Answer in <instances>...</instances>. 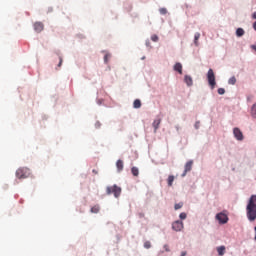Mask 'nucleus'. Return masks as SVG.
<instances>
[{"instance_id": "obj_1", "label": "nucleus", "mask_w": 256, "mask_h": 256, "mask_svg": "<svg viewBox=\"0 0 256 256\" xmlns=\"http://www.w3.org/2000/svg\"><path fill=\"white\" fill-rule=\"evenodd\" d=\"M247 219L250 221L256 220V195H252L246 207Z\"/></svg>"}, {"instance_id": "obj_2", "label": "nucleus", "mask_w": 256, "mask_h": 256, "mask_svg": "<svg viewBox=\"0 0 256 256\" xmlns=\"http://www.w3.org/2000/svg\"><path fill=\"white\" fill-rule=\"evenodd\" d=\"M31 176V170L29 168H19L16 171L17 179H27V177Z\"/></svg>"}, {"instance_id": "obj_3", "label": "nucleus", "mask_w": 256, "mask_h": 256, "mask_svg": "<svg viewBox=\"0 0 256 256\" xmlns=\"http://www.w3.org/2000/svg\"><path fill=\"white\" fill-rule=\"evenodd\" d=\"M106 193H107V195L114 194V197L118 198L121 195V187H119L117 185L108 186L106 188Z\"/></svg>"}, {"instance_id": "obj_4", "label": "nucleus", "mask_w": 256, "mask_h": 256, "mask_svg": "<svg viewBox=\"0 0 256 256\" xmlns=\"http://www.w3.org/2000/svg\"><path fill=\"white\" fill-rule=\"evenodd\" d=\"M207 81L211 89H215L217 82L215 81V72L211 68L207 72Z\"/></svg>"}, {"instance_id": "obj_5", "label": "nucleus", "mask_w": 256, "mask_h": 256, "mask_svg": "<svg viewBox=\"0 0 256 256\" xmlns=\"http://www.w3.org/2000/svg\"><path fill=\"white\" fill-rule=\"evenodd\" d=\"M216 219L221 225H225V223L229 221V216L223 212H220L216 215Z\"/></svg>"}, {"instance_id": "obj_6", "label": "nucleus", "mask_w": 256, "mask_h": 256, "mask_svg": "<svg viewBox=\"0 0 256 256\" xmlns=\"http://www.w3.org/2000/svg\"><path fill=\"white\" fill-rule=\"evenodd\" d=\"M233 135L235 139H237V141H243V139H245V137L243 136V132L237 127L233 129Z\"/></svg>"}, {"instance_id": "obj_7", "label": "nucleus", "mask_w": 256, "mask_h": 256, "mask_svg": "<svg viewBox=\"0 0 256 256\" xmlns=\"http://www.w3.org/2000/svg\"><path fill=\"white\" fill-rule=\"evenodd\" d=\"M172 229L174 231H182L183 230V221L177 220L174 223H172Z\"/></svg>"}, {"instance_id": "obj_8", "label": "nucleus", "mask_w": 256, "mask_h": 256, "mask_svg": "<svg viewBox=\"0 0 256 256\" xmlns=\"http://www.w3.org/2000/svg\"><path fill=\"white\" fill-rule=\"evenodd\" d=\"M191 169H193V160H190L185 164V169L182 174V177H185V175H187V173H189V171H191Z\"/></svg>"}, {"instance_id": "obj_9", "label": "nucleus", "mask_w": 256, "mask_h": 256, "mask_svg": "<svg viewBox=\"0 0 256 256\" xmlns=\"http://www.w3.org/2000/svg\"><path fill=\"white\" fill-rule=\"evenodd\" d=\"M43 29H45V26L42 24V22L34 23V31H36V33H41Z\"/></svg>"}, {"instance_id": "obj_10", "label": "nucleus", "mask_w": 256, "mask_h": 256, "mask_svg": "<svg viewBox=\"0 0 256 256\" xmlns=\"http://www.w3.org/2000/svg\"><path fill=\"white\" fill-rule=\"evenodd\" d=\"M174 71H177V73H179V75H183V65L179 62H177L174 65Z\"/></svg>"}, {"instance_id": "obj_11", "label": "nucleus", "mask_w": 256, "mask_h": 256, "mask_svg": "<svg viewBox=\"0 0 256 256\" xmlns=\"http://www.w3.org/2000/svg\"><path fill=\"white\" fill-rule=\"evenodd\" d=\"M184 81L188 87L193 85V78L189 75L184 76Z\"/></svg>"}, {"instance_id": "obj_12", "label": "nucleus", "mask_w": 256, "mask_h": 256, "mask_svg": "<svg viewBox=\"0 0 256 256\" xmlns=\"http://www.w3.org/2000/svg\"><path fill=\"white\" fill-rule=\"evenodd\" d=\"M201 38V33L196 32L194 35V44L196 47H199V39Z\"/></svg>"}, {"instance_id": "obj_13", "label": "nucleus", "mask_w": 256, "mask_h": 256, "mask_svg": "<svg viewBox=\"0 0 256 256\" xmlns=\"http://www.w3.org/2000/svg\"><path fill=\"white\" fill-rule=\"evenodd\" d=\"M218 255L223 256L225 255V246H219L216 248Z\"/></svg>"}, {"instance_id": "obj_14", "label": "nucleus", "mask_w": 256, "mask_h": 256, "mask_svg": "<svg viewBox=\"0 0 256 256\" xmlns=\"http://www.w3.org/2000/svg\"><path fill=\"white\" fill-rule=\"evenodd\" d=\"M116 167H117L119 173H120V171H123V167H124V165H123V160H118V161L116 162Z\"/></svg>"}, {"instance_id": "obj_15", "label": "nucleus", "mask_w": 256, "mask_h": 256, "mask_svg": "<svg viewBox=\"0 0 256 256\" xmlns=\"http://www.w3.org/2000/svg\"><path fill=\"white\" fill-rule=\"evenodd\" d=\"M173 181H175V176L173 175L168 176V179H167L168 187H173Z\"/></svg>"}, {"instance_id": "obj_16", "label": "nucleus", "mask_w": 256, "mask_h": 256, "mask_svg": "<svg viewBox=\"0 0 256 256\" xmlns=\"http://www.w3.org/2000/svg\"><path fill=\"white\" fill-rule=\"evenodd\" d=\"M131 173H132V175L134 176V177H139V168H137V167H132L131 168Z\"/></svg>"}, {"instance_id": "obj_17", "label": "nucleus", "mask_w": 256, "mask_h": 256, "mask_svg": "<svg viewBox=\"0 0 256 256\" xmlns=\"http://www.w3.org/2000/svg\"><path fill=\"white\" fill-rule=\"evenodd\" d=\"M159 125H161V119L154 120L153 127H154L155 131H157L159 129Z\"/></svg>"}, {"instance_id": "obj_18", "label": "nucleus", "mask_w": 256, "mask_h": 256, "mask_svg": "<svg viewBox=\"0 0 256 256\" xmlns=\"http://www.w3.org/2000/svg\"><path fill=\"white\" fill-rule=\"evenodd\" d=\"M134 109H141V100L136 99L133 103Z\"/></svg>"}, {"instance_id": "obj_19", "label": "nucleus", "mask_w": 256, "mask_h": 256, "mask_svg": "<svg viewBox=\"0 0 256 256\" xmlns=\"http://www.w3.org/2000/svg\"><path fill=\"white\" fill-rule=\"evenodd\" d=\"M236 35L237 37H243V35H245V30H243V28H238L236 30Z\"/></svg>"}, {"instance_id": "obj_20", "label": "nucleus", "mask_w": 256, "mask_h": 256, "mask_svg": "<svg viewBox=\"0 0 256 256\" xmlns=\"http://www.w3.org/2000/svg\"><path fill=\"white\" fill-rule=\"evenodd\" d=\"M91 213H99V211H101V207H99V205H95L91 208Z\"/></svg>"}, {"instance_id": "obj_21", "label": "nucleus", "mask_w": 256, "mask_h": 256, "mask_svg": "<svg viewBox=\"0 0 256 256\" xmlns=\"http://www.w3.org/2000/svg\"><path fill=\"white\" fill-rule=\"evenodd\" d=\"M237 83V78H235V76H232L229 80H228V84L229 85H235Z\"/></svg>"}, {"instance_id": "obj_22", "label": "nucleus", "mask_w": 256, "mask_h": 256, "mask_svg": "<svg viewBox=\"0 0 256 256\" xmlns=\"http://www.w3.org/2000/svg\"><path fill=\"white\" fill-rule=\"evenodd\" d=\"M251 115L256 119V103L252 106Z\"/></svg>"}, {"instance_id": "obj_23", "label": "nucleus", "mask_w": 256, "mask_h": 256, "mask_svg": "<svg viewBox=\"0 0 256 256\" xmlns=\"http://www.w3.org/2000/svg\"><path fill=\"white\" fill-rule=\"evenodd\" d=\"M183 207V202H180L178 204H175L174 209L175 211H178V209H181Z\"/></svg>"}, {"instance_id": "obj_24", "label": "nucleus", "mask_w": 256, "mask_h": 256, "mask_svg": "<svg viewBox=\"0 0 256 256\" xmlns=\"http://www.w3.org/2000/svg\"><path fill=\"white\" fill-rule=\"evenodd\" d=\"M159 13H160L161 15H167V8H160V9H159Z\"/></svg>"}, {"instance_id": "obj_25", "label": "nucleus", "mask_w": 256, "mask_h": 256, "mask_svg": "<svg viewBox=\"0 0 256 256\" xmlns=\"http://www.w3.org/2000/svg\"><path fill=\"white\" fill-rule=\"evenodd\" d=\"M151 40L154 41V43H157V41H159V36L154 34L151 36Z\"/></svg>"}, {"instance_id": "obj_26", "label": "nucleus", "mask_w": 256, "mask_h": 256, "mask_svg": "<svg viewBox=\"0 0 256 256\" xmlns=\"http://www.w3.org/2000/svg\"><path fill=\"white\" fill-rule=\"evenodd\" d=\"M144 247H145V249H151V242L146 241V242L144 243Z\"/></svg>"}, {"instance_id": "obj_27", "label": "nucleus", "mask_w": 256, "mask_h": 256, "mask_svg": "<svg viewBox=\"0 0 256 256\" xmlns=\"http://www.w3.org/2000/svg\"><path fill=\"white\" fill-rule=\"evenodd\" d=\"M180 219H187V214L185 212L180 213L179 215Z\"/></svg>"}, {"instance_id": "obj_28", "label": "nucleus", "mask_w": 256, "mask_h": 256, "mask_svg": "<svg viewBox=\"0 0 256 256\" xmlns=\"http://www.w3.org/2000/svg\"><path fill=\"white\" fill-rule=\"evenodd\" d=\"M218 94L219 95H225V89L224 88H219L218 89Z\"/></svg>"}, {"instance_id": "obj_29", "label": "nucleus", "mask_w": 256, "mask_h": 256, "mask_svg": "<svg viewBox=\"0 0 256 256\" xmlns=\"http://www.w3.org/2000/svg\"><path fill=\"white\" fill-rule=\"evenodd\" d=\"M109 57H111V55H109V54H106V55L104 56V63H108Z\"/></svg>"}, {"instance_id": "obj_30", "label": "nucleus", "mask_w": 256, "mask_h": 256, "mask_svg": "<svg viewBox=\"0 0 256 256\" xmlns=\"http://www.w3.org/2000/svg\"><path fill=\"white\" fill-rule=\"evenodd\" d=\"M164 249H165V251H166L167 253H169V251H171V250L169 249V245H167V244L164 245Z\"/></svg>"}, {"instance_id": "obj_31", "label": "nucleus", "mask_w": 256, "mask_h": 256, "mask_svg": "<svg viewBox=\"0 0 256 256\" xmlns=\"http://www.w3.org/2000/svg\"><path fill=\"white\" fill-rule=\"evenodd\" d=\"M61 65H63V58H62V57H60V58H59V64H58V67H61Z\"/></svg>"}, {"instance_id": "obj_32", "label": "nucleus", "mask_w": 256, "mask_h": 256, "mask_svg": "<svg viewBox=\"0 0 256 256\" xmlns=\"http://www.w3.org/2000/svg\"><path fill=\"white\" fill-rule=\"evenodd\" d=\"M194 127H195V129H199V127H200V122L197 121V122L195 123Z\"/></svg>"}, {"instance_id": "obj_33", "label": "nucleus", "mask_w": 256, "mask_h": 256, "mask_svg": "<svg viewBox=\"0 0 256 256\" xmlns=\"http://www.w3.org/2000/svg\"><path fill=\"white\" fill-rule=\"evenodd\" d=\"M253 29L256 31V21L253 23Z\"/></svg>"}, {"instance_id": "obj_34", "label": "nucleus", "mask_w": 256, "mask_h": 256, "mask_svg": "<svg viewBox=\"0 0 256 256\" xmlns=\"http://www.w3.org/2000/svg\"><path fill=\"white\" fill-rule=\"evenodd\" d=\"M252 18L256 19V12L252 14Z\"/></svg>"}, {"instance_id": "obj_35", "label": "nucleus", "mask_w": 256, "mask_h": 256, "mask_svg": "<svg viewBox=\"0 0 256 256\" xmlns=\"http://www.w3.org/2000/svg\"><path fill=\"white\" fill-rule=\"evenodd\" d=\"M92 173H94V175H97L98 172H97V170L94 169V170H92Z\"/></svg>"}, {"instance_id": "obj_36", "label": "nucleus", "mask_w": 256, "mask_h": 256, "mask_svg": "<svg viewBox=\"0 0 256 256\" xmlns=\"http://www.w3.org/2000/svg\"><path fill=\"white\" fill-rule=\"evenodd\" d=\"M187 255V252H182L180 256H185Z\"/></svg>"}, {"instance_id": "obj_37", "label": "nucleus", "mask_w": 256, "mask_h": 256, "mask_svg": "<svg viewBox=\"0 0 256 256\" xmlns=\"http://www.w3.org/2000/svg\"><path fill=\"white\" fill-rule=\"evenodd\" d=\"M252 49H254V51H256V45H253V46H252Z\"/></svg>"}, {"instance_id": "obj_38", "label": "nucleus", "mask_w": 256, "mask_h": 256, "mask_svg": "<svg viewBox=\"0 0 256 256\" xmlns=\"http://www.w3.org/2000/svg\"><path fill=\"white\" fill-rule=\"evenodd\" d=\"M254 231H255V241H256V226H255V228H254Z\"/></svg>"}]
</instances>
